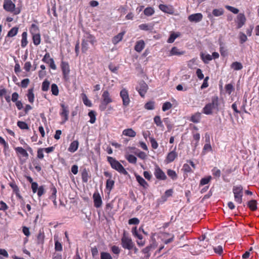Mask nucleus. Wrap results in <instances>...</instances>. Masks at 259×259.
<instances>
[{
    "mask_svg": "<svg viewBox=\"0 0 259 259\" xmlns=\"http://www.w3.org/2000/svg\"><path fill=\"white\" fill-rule=\"evenodd\" d=\"M220 105L219 99L217 96H214L211 98L210 103H209L203 107L202 112L206 115H210L212 113L213 110L219 111Z\"/></svg>",
    "mask_w": 259,
    "mask_h": 259,
    "instance_id": "obj_1",
    "label": "nucleus"
},
{
    "mask_svg": "<svg viewBox=\"0 0 259 259\" xmlns=\"http://www.w3.org/2000/svg\"><path fill=\"white\" fill-rule=\"evenodd\" d=\"M107 161L110 163L111 167L113 169L117 170L119 173L122 174L124 175H126L128 174V172L125 169L123 166L119 163V161L116 160L114 158L110 156H108Z\"/></svg>",
    "mask_w": 259,
    "mask_h": 259,
    "instance_id": "obj_2",
    "label": "nucleus"
},
{
    "mask_svg": "<svg viewBox=\"0 0 259 259\" xmlns=\"http://www.w3.org/2000/svg\"><path fill=\"white\" fill-rule=\"evenodd\" d=\"M134 242L133 241L132 238L129 236L128 234L124 231L121 238V245L123 248L127 250H132L134 246Z\"/></svg>",
    "mask_w": 259,
    "mask_h": 259,
    "instance_id": "obj_3",
    "label": "nucleus"
},
{
    "mask_svg": "<svg viewBox=\"0 0 259 259\" xmlns=\"http://www.w3.org/2000/svg\"><path fill=\"white\" fill-rule=\"evenodd\" d=\"M113 102V100L108 91H104L102 95V100L99 105V109L104 111L107 108L108 104Z\"/></svg>",
    "mask_w": 259,
    "mask_h": 259,
    "instance_id": "obj_4",
    "label": "nucleus"
},
{
    "mask_svg": "<svg viewBox=\"0 0 259 259\" xmlns=\"http://www.w3.org/2000/svg\"><path fill=\"white\" fill-rule=\"evenodd\" d=\"M234 200L238 204H241L243 196V188L241 185L234 186L233 188Z\"/></svg>",
    "mask_w": 259,
    "mask_h": 259,
    "instance_id": "obj_5",
    "label": "nucleus"
},
{
    "mask_svg": "<svg viewBox=\"0 0 259 259\" xmlns=\"http://www.w3.org/2000/svg\"><path fill=\"white\" fill-rule=\"evenodd\" d=\"M60 106L61 109H60V115L62 118L61 123L63 124L68 120L69 110L68 106L64 103H61Z\"/></svg>",
    "mask_w": 259,
    "mask_h": 259,
    "instance_id": "obj_6",
    "label": "nucleus"
},
{
    "mask_svg": "<svg viewBox=\"0 0 259 259\" xmlns=\"http://www.w3.org/2000/svg\"><path fill=\"white\" fill-rule=\"evenodd\" d=\"M119 95L122 99L123 105L125 107L128 106L131 102L128 90L125 88H122Z\"/></svg>",
    "mask_w": 259,
    "mask_h": 259,
    "instance_id": "obj_7",
    "label": "nucleus"
},
{
    "mask_svg": "<svg viewBox=\"0 0 259 259\" xmlns=\"http://www.w3.org/2000/svg\"><path fill=\"white\" fill-rule=\"evenodd\" d=\"M159 238L162 242L165 244H167L174 241L175 236L172 234L162 232L159 234Z\"/></svg>",
    "mask_w": 259,
    "mask_h": 259,
    "instance_id": "obj_8",
    "label": "nucleus"
},
{
    "mask_svg": "<svg viewBox=\"0 0 259 259\" xmlns=\"http://www.w3.org/2000/svg\"><path fill=\"white\" fill-rule=\"evenodd\" d=\"M148 89V85L143 81L140 82L136 88V90L142 97L145 96Z\"/></svg>",
    "mask_w": 259,
    "mask_h": 259,
    "instance_id": "obj_9",
    "label": "nucleus"
},
{
    "mask_svg": "<svg viewBox=\"0 0 259 259\" xmlns=\"http://www.w3.org/2000/svg\"><path fill=\"white\" fill-rule=\"evenodd\" d=\"M176 146L174 149L170 151L167 155L165 158V162L166 163H169L175 160V159L178 157V153L176 152Z\"/></svg>",
    "mask_w": 259,
    "mask_h": 259,
    "instance_id": "obj_10",
    "label": "nucleus"
},
{
    "mask_svg": "<svg viewBox=\"0 0 259 259\" xmlns=\"http://www.w3.org/2000/svg\"><path fill=\"white\" fill-rule=\"evenodd\" d=\"M3 7L6 11L12 12L15 10V5L11 0H4Z\"/></svg>",
    "mask_w": 259,
    "mask_h": 259,
    "instance_id": "obj_11",
    "label": "nucleus"
},
{
    "mask_svg": "<svg viewBox=\"0 0 259 259\" xmlns=\"http://www.w3.org/2000/svg\"><path fill=\"white\" fill-rule=\"evenodd\" d=\"M154 176L156 179L160 180H165L166 179V176L162 169L158 166H156L154 170Z\"/></svg>",
    "mask_w": 259,
    "mask_h": 259,
    "instance_id": "obj_12",
    "label": "nucleus"
},
{
    "mask_svg": "<svg viewBox=\"0 0 259 259\" xmlns=\"http://www.w3.org/2000/svg\"><path fill=\"white\" fill-rule=\"evenodd\" d=\"M203 15L202 14L198 13L189 15L188 19L191 22L197 23L201 21Z\"/></svg>",
    "mask_w": 259,
    "mask_h": 259,
    "instance_id": "obj_13",
    "label": "nucleus"
},
{
    "mask_svg": "<svg viewBox=\"0 0 259 259\" xmlns=\"http://www.w3.org/2000/svg\"><path fill=\"white\" fill-rule=\"evenodd\" d=\"M246 22V18L245 15L242 13H240L237 15L236 22L237 23V27L240 28L242 27Z\"/></svg>",
    "mask_w": 259,
    "mask_h": 259,
    "instance_id": "obj_14",
    "label": "nucleus"
},
{
    "mask_svg": "<svg viewBox=\"0 0 259 259\" xmlns=\"http://www.w3.org/2000/svg\"><path fill=\"white\" fill-rule=\"evenodd\" d=\"M61 68L64 78H67L70 72V68L68 63L62 62L61 63Z\"/></svg>",
    "mask_w": 259,
    "mask_h": 259,
    "instance_id": "obj_15",
    "label": "nucleus"
},
{
    "mask_svg": "<svg viewBox=\"0 0 259 259\" xmlns=\"http://www.w3.org/2000/svg\"><path fill=\"white\" fill-rule=\"evenodd\" d=\"M93 199L95 206L97 208L101 207L102 204V201L100 194L98 193H94L93 195Z\"/></svg>",
    "mask_w": 259,
    "mask_h": 259,
    "instance_id": "obj_16",
    "label": "nucleus"
},
{
    "mask_svg": "<svg viewBox=\"0 0 259 259\" xmlns=\"http://www.w3.org/2000/svg\"><path fill=\"white\" fill-rule=\"evenodd\" d=\"M122 135L126 137L134 138L136 136V132L132 128H129L124 130L122 131Z\"/></svg>",
    "mask_w": 259,
    "mask_h": 259,
    "instance_id": "obj_17",
    "label": "nucleus"
},
{
    "mask_svg": "<svg viewBox=\"0 0 259 259\" xmlns=\"http://www.w3.org/2000/svg\"><path fill=\"white\" fill-rule=\"evenodd\" d=\"M15 150L17 154L20 155L23 157L27 158L28 157V154L27 151L21 147H17L15 148Z\"/></svg>",
    "mask_w": 259,
    "mask_h": 259,
    "instance_id": "obj_18",
    "label": "nucleus"
},
{
    "mask_svg": "<svg viewBox=\"0 0 259 259\" xmlns=\"http://www.w3.org/2000/svg\"><path fill=\"white\" fill-rule=\"evenodd\" d=\"M135 177L136 180L141 186L144 188H147L148 187V183L141 176L138 175H135Z\"/></svg>",
    "mask_w": 259,
    "mask_h": 259,
    "instance_id": "obj_19",
    "label": "nucleus"
},
{
    "mask_svg": "<svg viewBox=\"0 0 259 259\" xmlns=\"http://www.w3.org/2000/svg\"><path fill=\"white\" fill-rule=\"evenodd\" d=\"M79 143L77 141H73L71 143L68 149V151L73 153L75 152L78 148Z\"/></svg>",
    "mask_w": 259,
    "mask_h": 259,
    "instance_id": "obj_20",
    "label": "nucleus"
},
{
    "mask_svg": "<svg viewBox=\"0 0 259 259\" xmlns=\"http://www.w3.org/2000/svg\"><path fill=\"white\" fill-rule=\"evenodd\" d=\"M185 54V52L183 51H181L179 49H178L177 47H173L171 49L170 53H169V56H180L184 55Z\"/></svg>",
    "mask_w": 259,
    "mask_h": 259,
    "instance_id": "obj_21",
    "label": "nucleus"
},
{
    "mask_svg": "<svg viewBox=\"0 0 259 259\" xmlns=\"http://www.w3.org/2000/svg\"><path fill=\"white\" fill-rule=\"evenodd\" d=\"M145 47V42L143 40L138 41L135 46V50L140 53L141 52Z\"/></svg>",
    "mask_w": 259,
    "mask_h": 259,
    "instance_id": "obj_22",
    "label": "nucleus"
},
{
    "mask_svg": "<svg viewBox=\"0 0 259 259\" xmlns=\"http://www.w3.org/2000/svg\"><path fill=\"white\" fill-rule=\"evenodd\" d=\"M125 32H121L118 33L117 35H115L112 40V43L114 45H116L119 41H120L122 38L123 36L124 35Z\"/></svg>",
    "mask_w": 259,
    "mask_h": 259,
    "instance_id": "obj_23",
    "label": "nucleus"
},
{
    "mask_svg": "<svg viewBox=\"0 0 259 259\" xmlns=\"http://www.w3.org/2000/svg\"><path fill=\"white\" fill-rule=\"evenodd\" d=\"M200 57L201 59L205 64L208 63L212 59V56L208 54L201 53L200 54Z\"/></svg>",
    "mask_w": 259,
    "mask_h": 259,
    "instance_id": "obj_24",
    "label": "nucleus"
},
{
    "mask_svg": "<svg viewBox=\"0 0 259 259\" xmlns=\"http://www.w3.org/2000/svg\"><path fill=\"white\" fill-rule=\"evenodd\" d=\"M27 32H23L22 34L21 46L22 48H25L27 45Z\"/></svg>",
    "mask_w": 259,
    "mask_h": 259,
    "instance_id": "obj_25",
    "label": "nucleus"
},
{
    "mask_svg": "<svg viewBox=\"0 0 259 259\" xmlns=\"http://www.w3.org/2000/svg\"><path fill=\"white\" fill-rule=\"evenodd\" d=\"M84 37V38L83 39H85L87 42H90L92 45L96 42L95 37L89 33H86Z\"/></svg>",
    "mask_w": 259,
    "mask_h": 259,
    "instance_id": "obj_26",
    "label": "nucleus"
},
{
    "mask_svg": "<svg viewBox=\"0 0 259 259\" xmlns=\"http://www.w3.org/2000/svg\"><path fill=\"white\" fill-rule=\"evenodd\" d=\"M200 119L201 113L199 112H197L191 116L190 120L193 122L198 123L200 121Z\"/></svg>",
    "mask_w": 259,
    "mask_h": 259,
    "instance_id": "obj_27",
    "label": "nucleus"
},
{
    "mask_svg": "<svg viewBox=\"0 0 259 259\" xmlns=\"http://www.w3.org/2000/svg\"><path fill=\"white\" fill-rule=\"evenodd\" d=\"M27 97L29 102L31 103H33L34 100V95L33 94V88L28 90Z\"/></svg>",
    "mask_w": 259,
    "mask_h": 259,
    "instance_id": "obj_28",
    "label": "nucleus"
},
{
    "mask_svg": "<svg viewBox=\"0 0 259 259\" xmlns=\"http://www.w3.org/2000/svg\"><path fill=\"white\" fill-rule=\"evenodd\" d=\"M30 32L32 35L39 34V30L38 26L34 24H31L30 28Z\"/></svg>",
    "mask_w": 259,
    "mask_h": 259,
    "instance_id": "obj_29",
    "label": "nucleus"
},
{
    "mask_svg": "<svg viewBox=\"0 0 259 259\" xmlns=\"http://www.w3.org/2000/svg\"><path fill=\"white\" fill-rule=\"evenodd\" d=\"M247 206L252 211L257 209V202L255 200H251L248 202Z\"/></svg>",
    "mask_w": 259,
    "mask_h": 259,
    "instance_id": "obj_30",
    "label": "nucleus"
},
{
    "mask_svg": "<svg viewBox=\"0 0 259 259\" xmlns=\"http://www.w3.org/2000/svg\"><path fill=\"white\" fill-rule=\"evenodd\" d=\"M224 13V10L223 8L213 9L212 14L215 17H219L223 15Z\"/></svg>",
    "mask_w": 259,
    "mask_h": 259,
    "instance_id": "obj_31",
    "label": "nucleus"
},
{
    "mask_svg": "<svg viewBox=\"0 0 259 259\" xmlns=\"http://www.w3.org/2000/svg\"><path fill=\"white\" fill-rule=\"evenodd\" d=\"M114 185V181L110 179H108L106 181V188L110 192Z\"/></svg>",
    "mask_w": 259,
    "mask_h": 259,
    "instance_id": "obj_32",
    "label": "nucleus"
},
{
    "mask_svg": "<svg viewBox=\"0 0 259 259\" xmlns=\"http://www.w3.org/2000/svg\"><path fill=\"white\" fill-rule=\"evenodd\" d=\"M180 35L179 32H172L170 34L169 37L167 40V42L172 43Z\"/></svg>",
    "mask_w": 259,
    "mask_h": 259,
    "instance_id": "obj_33",
    "label": "nucleus"
},
{
    "mask_svg": "<svg viewBox=\"0 0 259 259\" xmlns=\"http://www.w3.org/2000/svg\"><path fill=\"white\" fill-rule=\"evenodd\" d=\"M125 158L131 163L135 164L137 162V158L133 155L132 154H126Z\"/></svg>",
    "mask_w": 259,
    "mask_h": 259,
    "instance_id": "obj_34",
    "label": "nucleus"
},
{
    "mask_svg": "<svg viewBox=\"0 0 259 259\" xmlns=\"http://www.w3.org/2000/svg\"><path fill=\"white\" fill-rule=\"evenodd\" d=\"M231 68L235 70H239L242 69V64L238 62H234L231 64Z\"/></svg>",
    "mask_w": 259,
    "mask_h": 259,
    "instance_id": "obj_35",
    "label": "nucleus"
},
{
    "mask_svg": "<svg viewBox=\"0 0 259 259\" xmlns=\"http://www.w3.org/2000/svg\"><path fill=\"white\" fill-rule=\"evenodd\" d=\"M33 42L34 45L38 46L40 43V33L32 35Z\"/></svg>",
    "mask_w": 259,
    "mask_h": 259,
    "instance_id": "obj_36",
    "label": "nucleus"
},
{
    "mask_svg": "<svg viewBox=\"0 0 259 259\" xmlns=\"http://www.w3.org/2000/svg\"><path fill=\"white\" fill-rule=\"evenodd\" d=\"M167 175L170 177L173 180H175L177 179L178 176L176 171L174 170L169 169L167 171Z\"/></svg>",
    "mask_w": 259,
    "mask_h": 259,
    "instance_id": "obj_37",
    "label": "nucleus"
},
{
    "mask_svg": "<svg viewBox=\"0 0 259 259\" xmlns=\"http://www.w3.org/2000/svg\"><path fill=\"white\" fill-rule=\"evenodd\" d=\"M18 31V28L13 27L8 32L7 37H13L15 36Z\"/></svg>",
    "mask_w": 259,
    "mask_h": 259,
    "instance_id": "obj_38",
    "label": "nucleus"
},
{
    "mask_svg": "<svg viewBox=\"0 0 259 259\" xmlns=\"http://www.w3.org/2000/svg\"><path fill=\"white\" fill-rule=\"evenodd\" d=\"M45 235L44 233L39 232L37 236V243L39 244H42L44 243Z\"/></svg>",
    "mask_w": 259,
    "mask_h": 259,
    "instance_id": "obj_39",
    "label": "nucleus"
},
{
    "mask_svg": "<svg viewBox=\"0 0 259 259\" xmlns=\"http://www.w3.org/2000/svg\"><path fill=\"white\" fill-rule=\"evenodd\" d=\"M151 250V249L148 245L142 249V252L145 254V257L146 258H149L150 256V251Z\"/></svg>",
    "mask_w": 259,
    "mask_h": 259,
    "instance_id": "obj_40",
    "label": "nucleus"
},
{
    "mask_svg": "<svg viewBox=\"0 0 259 259\" xmlns=\"http://www.w3.org/2000/svg\"><path fill=\"white\" fill-rule=\"evenodd\" d=\"M49 87H50V82L47 79L45 80L42 83V86H41L42 91H43L44 92L48 91L49 89Z\"/></svg>",
    "mask_w": 259,
    "mask_h": 259,
    "instance_id": "obj_41",
    "label": "nucleus"
},
{
    "mask_svg": "<svg viewBox=\"0 0 259 259\" xmlns=\"http://www.w3.org/2000/svg\"><path fill=\"white\" fill-rule=\"evenodd\" d=\"M51 92L53 95L58 96L59 94V89L57 85L53 83L51 85Z\"/></svg>",
    "mask_w": 259,
    "mask_h": 259,
    "instance_id": "obj_42",
    "label": "nucleus"
},
{
    "mask_svg": "<svg viewBox=\"0 0 259 259\" xmlns=\"http://www.w3.org/2000/svg\"><path fill=\"white\" fill-rule=\"evenodd\" d=\"M159 8L160 10L162 11L167 13H171V9L166 5L160 4L159 6Z\"/></svg>",
    "mask_w": 259,
    "mask_h": 259,
    "instance_id": "obj_43",
    "label": "nucleus"
},
{
    "mask_svg": "<svg viewBox=\"0 0 259 259\" xmlns=\"http://www.w3.org/2000/svg\"><path fill=\"white\" fill-rule=\"evenodd\" d=\"M144 13L145 15L150 16L154 13V9L151 7H148L144 10Z\"/></svg>",
    "mask_w": 259,
    "mask_h": 259,
    "instance_id": "obj_44",
    "label": "nucleus"
},
{
    "mask_svg": "<svg viewBox=\"0 0 259 259\" xmlns=\"http://www.w3.org/2000/svg\"><path fill=\"white\" fill-rule=\"evenodd\" d=\"M211 180V176H208L205 178H203L201 179L200 182V186H203L206 184H207Z\"/></svg>",
    "mask_w": 259,
    "mask_h": 259,
    "instance_id": "obj_45",
    "label": "nucleus"
},
{
    "mask_svg": "<svg viewBox=\"0 0 259 259\" xmlns=\"http://www.w3.org/2000/svg\"><path fill=\"white\" fill-rule=\"evenodd\" d=\"M154 122L156 124L157 126L161 127H163V125L161 120V118L159 116H156L154 117Z\"/></svg>",
    "mask_w": 259,
    "mask_h": 259,
    "instance_id": "obj_46",
    "label": "nucleus"
},
{
    "mask_svg": "<svg viewBox=\"0 0 259 259\" xmlns=\"http://www.w3.org/2000/svg\"><path fill=\"white\" fill-rule=\"evenodd\" d=\"M82 101L84 105L88 107H91L92 104L90 100L88 99L87 96L85 94H82Z\"/></svg>",
    "mask_w": 259,
    "mask_h": 259,
    "instance_id": "obj_47",
    "label": "nucleus"
},
{
    "mask_svg": "<svg viewBox=\"0 0 259 259\" xmlns=\"http://www.w3.org/2000/svg\"><path fill=\"white\" fill-rule=\"evenodd\" d=\"M89 116L90 117V122L91 123H94L96 121V115L95 113L93 111H91L89 112Z\"/></svg>",
    "mask_w": 259,
    "mask_h": 259,
    "instance_id": "obj_48",
    "label": "nucleus"
},
{
    "mask_svg": "<svg viewBox=\"0 0 259 259\" xmlns=\"http://www.w3.org/2000/svg\"><path fill=\"white\" fill-rule=\"evenodd\" d=\"M239 38L241 44H243L247 40V36L242 32H240L239 34Z\"/></svg>",
    "mask_w": 259,
    "mask_h": 259,
    "instance_id": "obj_49",
    "label": "nucleus"
},
{
    "mask_svg": "<svg viewBox=\"0 0 259 259\" xmlns=\"http://www.w3.org/2000/svg\"><path fill=\"white\" fill-rule=\"evenodd\" d=\"M18 126L21 129L27 130L28 129V126L27 124L24 121H18L17 122Z\"/></svg>",
    "mask_w": 259,
    "mask_h": 259,
    "instance_id": "obj_50",
    "label": "nucleus"
},
{
    "mask_svg": "<svg viewBox=\"0 0 259 259\" xmlns=\"http://www.w3.org/2000/svg\"><path fill=\"white\" fill-rule=\"evenodd\" d=\"M144 107L147 110H153L154 109V102L149 101L145 104Z\"/></svg>",
    "mask_w": 259,
    "mask_h": 259,
    "instance_id": "obj_51",
    "label": "nucleus"
},
{
    "mask_svg": "<svg viewBox=\"0 0 259 259\" xmlns=\"http://www.w3.org/2000/svg\"><path fill=\"white\" fill-rule=\"evenodd\" d=\"M81 46H82V48H81L82 52L83 53L86 52L89 49L88 42H87V41L85 39H83Z\"/></svg>",
    "mask_w": 259,
    "mask_h": 259,
    "instance_id": "obj_52",
    "label": "nucleus"
},
{
    "mask_svg": "<svg viewBox=\"0 0 259 259\" xmlns=\"http://www.w3.org/2000/svg\"><path fill=\"white\" fill-rule=\"evenodd\" d=\"M101 259H113L109 253L106 252H101Z\"/></svg>",
    "mask_w": 259,
    "mask_h": 259,
    "instance_id": "obj_53",
    "label": "nucleus"
},
{
    "mask_svg": "<svg viewBox=\"0 0 259 259\" xmlns=\"http://www.w3.org/2000/svg\"><path fill=\"white\" fill-rule=\"evenodd\" d=\"M172 107V104L169 102H166L163 103L162 107V109L163 111H166L169 110Z\"/></svg>",
    "mask_w": 259,
    "mask_h": 259,
    "instance_id": "obj_54",
    "label": "nucleus"
},
{
    "mask_svg": "<svg viewBox=\"0 0 259 259\" xmlns=\"http://www.w3.org/2000/svg\"><path fill=\"white\" fill-rule=\"evenodd\" d=\"M51 60L53 59L50 58V54L49 53H47L44 56L42 61L45 63L49 64L51 62Z\"/></svg>",
    "mask_w": 259,
    "mask_h": 259,
    "instance_id": "obj_55",
    "label": "nucleus"
},
{
    "mask_svg": "<svg viewBox=\"0 0 259 259\" xmlns=\"http://www.w3.org/2000/svg\"><path fill=\"white\" fill-rule=\"evenodd\" d=\"M212 150V147L210 143H206L203 148V152H208Z\"/></svg>",
    "mask_w": 259,
    "mask_h": 259,
    "instance_id": "obj_56",
    "label": "nucleus"
},
{
    "mask_svg": "<svg viewBox=\"0 0 259 259\" xmlns=\"http://www.w3.org/2000/svg\"><path fill=\"white\" fill-rule=\"evenodd\" d=\"M220 52L222 56H225L227 54V50L223 43L220 44Z\"/></svg>",
    "mask_w": 259,
    "mask_h": 259,
    "instance_id": "obj_57",
    "label": "nucleus"
},
{
    "mask_svg": "<svg viewBox=\"0 0 259 259\" xmlns=\"http://www.w3.org/2000/svg\"><path fill=\"white\" fill-rule=\"evenodd\" d=\"M150 143L151 144L152 147L154 149H156L158 147V144L155 139L153 138H150Z\"/></svg>",
    "mask_w": 259,
    "mask_h": 259,
    "instance_id": "obj_58",
    "label": "nucleus"
},
{
    "mask_svg": "<svg viewBox=\"0 0 259 259\" xmlns=\"http://www.w3.org/2000/svg\"><path fill=\"white\" fill-rule=\"evenodd\" d=\"M225 7L227 10H228L229 11H231V12L235 14H237L239 12V10L233 7L230 6H226Z\"/></svg>",
    "mask_w": 259,
    "mask_h": 259,
    "instance_id": "obj_59",
    "label": "nucleus"
},
{
    "mask_svg": "<svg viewBox=\"0 0 259 259\" xmlns=\"http://www.w3.org/2000/svg\"><path fill=\"white\" fill-rule=\"evenodd\" d=\"M55 249L56 251H60L62 250V246L60 242L58 240H55Z\"/></svg>",
    "mask_w": 259,
    "mask_h": 259,
    "instance_id": "obj_60",
    "label": "nucleus"
},
{
    "mask_svg": "<svg viewBox=\"0 0 259 259\" xmlns=\"http://www.w3.org/2000/svg\"><path fill=\"white\" fill-rule=\"evenodd\" d=\"M182 170L185 172H190L192 171L191 167L187 163H185L183 165Z\"/></svg>",
    "mask_w": 259,
    "mask_h": 259,
    "instance_id": "obj_61",
    "label": "nucleus"
},
{
    "mask_svg": "<svg viewBox=\"0 0 259 259\" xmlns=\"http://www.w3.org/2000/svg\"><path fill=\"white\" fill-rule=\"evenodd\" d=\"M212 175L216 177L219 178L221 176V170L218 169L217 167H214L212 170Z\"/></svg>",
    "mask_w": 259,
    "mask_h": 259,
    "instance_id": "obj_62",
    "label": "nucleus"
},
{
    "mask_svg": "<svg viewBox=\"0 0 259 259\" xmlns=\"http://www.w3.org/2000/svg\"><path fill=\"white\" fill-rule=\"evenodd\" d=\"M225 89L228 94H231L234 90L233 86L231 84H227L225 86Z\"/></svg>",
    "mask_w": 259,
    "mask_h": 259,
    "instance_id": "obj_63",
    "label": "nucleus"
},
{
    "mask_svg": "<svg viewBox=\"0 0 259 259\" xmlns=\"http://www.w3.org/2000/svg\"><path fill=\"white\" fill-rule=\"evenodd\" d=\"M44 151L42 148H39L37 151V157L39 159H42L44 157Z\"/></svg>",
    "mask_w": 259,
    "mask_h": 259,
    "instance_id": "obj_64",
    "label": "nucleus"
}]
</instances>
